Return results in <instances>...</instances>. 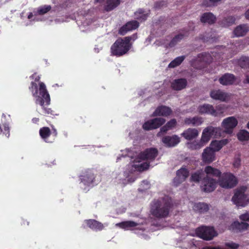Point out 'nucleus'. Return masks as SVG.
I'll use <instances>...</instances> for the list:
<instances>
[{
    "label": "nucleus",
    "instance_id": "obj_1",
    "mask_svg": "<svg viewBox=\"0 0 249 249\" xmlns=\"http://www.w3.org/2000/svg\"><path fill=\"white\" fill-rule=\"evenodd\" d=\"M29 89L32 93L33 96L36 98V103L41 106L43 115H53L54 111L48 107V106L50 104L51 99L45 84L41 82H39V88H38L37 84L32 81Z\"/></svg>",
    "mask_w": 249,
    "mask_h": 249
},
{
    "label": "nucleus",
    "instance_id": "obj_2",
    "mask_svg": "<svg viewBox=\"0 0 249 249\" xmlns=\"http://www.w3.org/2000/svg\"><path fill=\"white\" fill-rule=\"evenodd\" d=\"M174 206L173 200L168 196L154 199L151 204L150 213L154 217L163 218L168 216Z\"/></svg>",
    "mask_w": 249,
    "mask_h": 249
},
{
    "label": "nucleus",
    "instance_id": "obj_3",
    "mask_svg": "<svg viewBox=\"0 0 249 249\" xmlns=\"http://www.w3.org/2000/svg\"><path fill=\"white\" fill-rule=\"evenodd\" d=\"M137 37V34H134L130 36L119 37L111 47V54L117 57L126 54L132 47L131 41H135Z\"/></svg>",
    "mask_w": 249,
    "mask_h": 249
},
{
    "label": "nucleus",
    "instance_id": "obj_4",
    "mask_svg": "<svg viewBox=\"0 0 249 249\" xmlns=\"http://www.w3.org/2000/svg\"><path fill=\"white\" fill-rule=\"evenodd\" d=\"M196 233L197 236L200 238L209 241L216 236L217 233L213 227L202 226L196 229Z\"/></svg>",
    "mask_w": 249,
    "mask_h": 249
},
{
    "label": "nucleus",
    "instance_id": "obj_5",
    "mask_svg": "<svg viewBox=\"0 0 249 249\" xmlns=\"http://www.w3.org/2000/svg\"><path fill=\"white\" fill-rule=\"evenodd\" d=\"M219 185L224 188H232L237 184L236 177L230 173H224L218 180Z\"/></svg>",
    "mask_w": 249,
    "mask_h": 249
},
{
    "label": "nucleus",
    "instance_id": "obj_6",
    "mask_svg": "<svg viewBox=\"0 0 249 249\" xmlns=\"http://www.w3.org/2000/svg\"><path fill=\"white\" fill-rule=\"evenodd\" d=\"M213 58L206 53H203L197 55V58L192 62V66L197 69H202L212 62Z\"/></svg>",
    "mask_w": 249,
    "mask_h": 249
},
{
    "label": "nucleus",
    "instance_id": "obj_7",
    "mask_svg": "<svg viewBox=\"0 0 249 249\" xmlns=\"http://www.w3.org/2000/svg\"><path fill=\"white\" fill-rule=\"evenodd\" d=\"M247 187L245 186H241L235 191L232 201L237 206L244 207L246 204L247 195L245 194Z\"/></svg>",
    "mask_w": 249,
    "mask_h": 249
},
{
    "label": "nucleus",
    "instance_id": "obj_8",
    "mask_svg": "<svg viewBox=\"0 0 249 249\" xmlns=\"http://www.w3.org/2000/svg\"><path fill=\"white\" fill-rule=\"evenodd\" d=\"M221 133V130L219 127H214L212 126H209L206 127L203 131L201 141L206 143L208 142L211 138L213 136L216 137L220 136Z\"/></svg>",
    "mask_w": 249,
    "mask_h": 249
},
{
    "label": "nucleus",
    "instance_id": "obj_9",
    "mask_svg": "<svg viewBox=\"0 0 249 249\" xmlns=\"http://www.w3.org/2000/svg\"><path fill=\"white\" fill-rule=\"evenodd\" d=\"M217 183L215 179L205 177L202 179L201 188L205 193H210L213 191Z\"/></svg>",
    "mask_w": 249,
    "mask_h": 249
},
{
    "label": "nucleus",
    "instance_id": "obj_10",
    "mask_svg": "<svg viewBox=\"0 0 249 249\" xmlns=\"http://www.w3.org/2000/svg\"><path fill=\"white\" fill-rule=\"evenodd\" d=\"M165 119L162 118H155L145 122L142 125L145 130H150L160 127L165 123Z\"/></svg>",
    "mask_w": 249,
    "mask_h": 249
},
{
    "label": "nucleus",
    "instance_id": "obj_11",
    "mask_svg": "<svg viewBox=\"0 0 249 249\" xmlns=\"http://www.w3.org/2000/svg\"><path fill=\"white\" fill-rule=\"evenodd\" d=\"M79 177L81 182L86 186H89L95 182V176L94 171L92 170L88 169L85 171Z\"/></svg>",
    "mask_w": 249,
    "mask_h": 249
},
{
    "label": "nucleus",
    "instance_id": "obj_12",
    "mask_svg": "<svg viewBox=\"0 0 249 249\" xmlns=\"http://www.w3.org/2000/svg\"><path fill=\"white\" fill-rule=\"evenodd\" d=\"M237 124V119L233 116L228 117L224 119L222 122V126L224 128V131L228 134H231Z\"/></svg>",
    "mask_w": 249,
    "mask_h": 249
},
{
    "label": "nucleus",
    "instance_id": "obj_13",
    "mask_svg": "<svg viewBox=\"0 0 249 249\" xmlns=\"http://www.w3.org/2000/svg\"><path fill=\"white\" fill-rule=\"evenodd\" d=\"M139 26L137 20H131L126 22L119 30L118 33L122 36L125 35L128 32L136 29Z\"/></svg>",
    "mask_w": 249,
    "mask_h": 249
},
{
    "label": "nucleus",
    "instance_id": "obj_14",
    "mask_svg": "<svg viewBox=\"0 0 249 249\" xmlns=\"http://www.w3.org/2000/svg\"><path fill=\"white\" fill-rule=\"evenodd\" d=\"M189 171L185 167L182 166L176 172V177L174 179V182L180 184L186 180L189 176Z\"/></svg>",
    "mask_w": 249,
    "mask_h": 249
},
{
    "label": "nucleus",
    "instance_id": "obj_15",
    "mask_svg": "<svg viewBox=\"0 0 249 249\" xmlns=\"http://www.w3.org/2000/svg\"><path fill=\"white\" fill-rule=\"evenodd\" d=\"M215 160V153L211 147L205 148L202 154V160L205 163L209 164Z\"/></svg>",
    "mask_w": 249,
    "mask_h": 249
},
{
    "label": "nucleus",
    "instance_id": "obj_16",
    "mask_svg": "<svg viewBox=\"0 0 249 249\" xmlns=\"http://www.w3.org/2000/svg\"><path fill=\"white\" fill-rule=\"evenodd\" d=\"M158 151L157 148H150L145 149L140 154V158L143 160H154L157 156Z\"/></svg>",
    "mask_w": 249,
    "mask_h": 249
},
{
    "label": "nucleus",
    "instance_id": "obj_17",
    "mask_svg": "<svg viewBox=\"0 0 249 249\" xmlns=\"http://www.w3.org/2000/svg\"><path fill=\"white\" fill-rule=\"evenodd\" d=\"M180 138L177 135L166 136L162 138V142L167 147H174L180 142Z\"/></svg>",
    "mask_w": 249,
    "mask_h": 249
},
{
    "label": "nucleus",
    "instance_id": "obj_18",
    "mask_svg": "<svg viewBox=\"0 0 249 249\" xmlns=\"http://www.w3.org/2000/svg\"><path fill=\"white\" fill-rule=\"evenodd\" d=\"M172 110L170 107L165 106L158 107L153 113V116L167 117L171 114Z\"/></svg>",
    "mask_w": 249,
    "mask_h": 249
},
{
    "label": "nucleus",
    "instance_id": "obj_19",
    "mask_svg": "<svg viewBox=\"0 0 249 249\" xmlns=\"http://www.w3.org/2000/svg\"><path fill=\"white\" fill-rule=\"evenodd\" d=\"M236 80L235 76L231 73H226L223 75L219 79V83L225 86L231 85Z\"/></svg>",
    "mask_w": 249,
    "mask_h": 249
},
{
    "label": "nucleus",
    "instance_id": "obj_20",
    "mask_svg": "<svg viewBox=\"0 0 249 249\" xmlns=\"http://www.w3.org/2000/svg\"><path fill=\"white\" fill-rule=\"evenodd\" d=\"M84 222L89 228L93 231H101L104 228L103 224L101 222L95 219H86L84 221Z\"/></svg>",
    "mask_w": 249,
    "mask_h": 249
},
{
    "label": "nucleus",
    "instance_id": "obj_21",
    "mask_svg": "<svg viewBox=\"0 0 249 249\" xmlns=\"http://www.w3.org/2000/svg\"><path fill=\"white\" fill-rule=\"evenodd\" d=\"M210 96L213 99L221 101H225L228 98L227 93L220 89L212 90L210 92Z\"/></svg>",
    "mask_w": 249,
    "mask_h": 249
},
{
    "label": "nucleus",
    "instance_id": "obj_22",
    "mask_svg": "<svg viewBox=\"0 0 249 249\" xmlns=\"http://www.w3.org/2000/svg\"><path fill=\"white\" fill-rule=\"evenodd\" d=\"M187 81L185 78L175 79L171 83V87L175 90H180L186 88Z\"/></svg>",
    "mask_w": 249,
    "mask_h": 249
},
{
    "label": "nucleus",
    "instance_id": "obj_23",
    "mask_svg": "<svg viewBox=\"0 0 249 249\" xmlns=\"http://www.w3.org/2000/svg\"><path fill=\"white\" fill-rule=\"evenodd\" d=\"M249 225L246 222H239V221H234L231 225V229L234 232H242L247 230L249 228Z\"/></svg>",
    "mask_w": 249,
    "mask_h": 249
},
{
    "label": "nucleus",
    "instance_id": "obj_24",
    "mask_svg": "<svg viewBox=\"0 0 249 249\" xmlns=\"http://www.w3.org/2000/svg\"><path fill=\"white\" fill-rule=\"evenodd\" d=\"M199 113L201 114H207L213 116H216L215 109L210 104H204L200 106L198 108Z\"/></svg>",
    "mask_w": 249,
    "mask_h": 249
},
{
    "label": "nucleus",
    "instance_id": "obj_25",
    "mask_svg": "<svg viewBox=\"0 0 249 249\" xmlns=\"http://www.w3.org/2000/svg\"><path fill=\"white\" fill-rule=\"evenodd\" d=\"M204 172L206 174V177H210L220 178L222 175L221 172L218 169L212 167L211 166H206L204 168Z\"/></svg>",
    "mask_w": 249,
    "mask_h": 249
},
{
    "label": "nucleus",
    "instance_id": "obj_26",
    "mask_svg": "<svg viewBox=\"0 0 249 249\" xmlns=\"http://www.w3.org/2000/svg\"><path fill=\"white\" fill-rule=\"evenodd\" d=\"M215 16L211 12L204 13L200 17V21L203 23L213 24L216 21Z\"/></svg>",
    "mask_w": 249,
    "mask_h": 249
},
{
    "label": "nucleus",
    "instance_id": "obj_27",
    "mask_svg": "<svg viewBox=\"0 0 249 249\" xmlns=\"http://www.w3.org/2000/svg\"><path fill=\"white\" fill-rule=\"evenodd\" d=\"M228 142L229 140L226 139L220 141L214 140L211 142L209 147H211L215 153L216 151H219L222 147L226 145Z\"/></svg>",
    "mask_w": 249,
    "mask_h": 249
},
{
    "label": "nucleus",
    "instance_id": "obj_28",
    "mask_svg": "<svg viewBox=\"0 0 249 249\" xmlns=\"http://www.w3.org/2000/svg\"><path fill=\"white\" fill-rule=\"evenodd\" d=\"M198 135V132L195 128H189L184 130L181 135L187 140H191L196 138Z\"/></svg>",
    "mask_w": 249,
    "mask_h": 249
},
{
    "label": "nucleus",
    "instance_id": "obj_29",
    "mask_svg": "<svg viewBox=\"0 0 249 249\" xmlns=\"http://www.w3.org/2000/svg\"><path fill=\"white\" fill-rule=\"evenodd\" d=\"M184 123L188 125L193 126H199L203 122L202 117L199 116H195L194 117L186 118L184 121Z\"/></svg>",
    "mask_w": 249,
    "mask_h": 249
},
{
    "label": "nucleus",
    "instance_id": "obj_30",
    "mask_svg": "<svg viewBox=\"0 0 249 249\" xmlns=\"http://www.w3.org/2000/svg\"><path fill=\"white\" fill-rule=\"evenodd\" d=\"M249 31V27L247 24H241L235 28L233 33L236 36H243L246 35Z\"/></svg>",
    "mask_w": 249,
    "mask_h": 249
},
{
    "label": "nucleus",
    "instance_id": "obj_31",
    "mask_svg": "<svg viewBox=\"0 0 249 249\" xmlns=\"http://www.w3.org/2000/svg\"><path fill=\"white\" fill-rule=\"evenodd\" d=\"M121 3V0H107L104 6V10L110 12L118 7Z\"/></svg>",
    "mask_w": 249,
    "mask_h": 249
},
{
    "label": "nucleus",
    "instance_id": "obj_32",
    "mask_svg": "<svg viewBox=\"0 0 249 249\" xmlns=\"http://www.w3.org/2000/svg\"><path fill=\"white\" fill-rule=\"evenodd\" d=\"M209 206L205 203L199 202L195 203L193 206V210L200 213H205L209 210Z\"/></svg>",
    "mask_w": 249,
    "mask_h": 249
},
{
    "label": "nucleus",
    "instance_id": "obj_33",
    "mask_svg": "<svg viewBox=\"0 0 249 249\" xmlns=\"http://www.w3.org/2000/svg\"><path fill=\"white\" fill-rule=\"evenodd\" d=\"M188 31H185L183 34L180 33L175 36L169 43L170 47H174L178 42H180L184 37L189 36Z\"/></svg>",
    "mask_w": 249,
    "mask_h": 249
},
{
    "label": "nucleus",
    "instance_id": "obj_34",
    "mask_svg": "<svg viewBox=\"0 0 249 249\" xmlns=\"http://www.w3.org/2000/svg\"><path fill=\"white\" fill-rule=\"evenodd\" d=\"M39 135L41 138L46 142H51L48 141V139L51 134V131L50 129L48 127H43L39 129Z\"/></svg>",
    "mask_w": 249,
    "mask_h": 249
},
{
    "label": "nucleus",
    "instance_id": "obj_35",
    "mask_svg": "<svg viewBox=\"0 0 249 249\" xmlns=\"http://www.w3.org/2000/svg\"><path fill=\"white\" fill-rule=\"evenodd\" d=\"M177 121L175 119H172L168 121L165 125L162 126L160 129V132L166 133L170 129L175 127L177 124Z\"/></svg>",
    "mask_w": 249,
    "mask_h": 249
},
{
    "label": "nucleus",
    "instance_id": "obj_36",
    "mask_svg": "<svg viewBox=\"0 0 249 249\" xmlns=\"http://www.w3.org/2000/svg\"><path fill=\"white\" fill-rule=\"evenodd\" d=\"M135 18L140 21H145L147 17L148 14L142 9H139L134 13Z\"/></svg>",
    "mask_w": 249,
    "mask_h": 249
},
{
    "label": "nucleus",
    "instance_id": "obj_37",
    "mask_svg": "<svg viewBox=\"0 0 249 249\" xmlns=\"http://www.w3.org/2000/svg\"><path fill=\"white\" fill-rule=\"evenodd\" d=\"M237 137L240 142L248 141L249 140V132L245 129H242L237 134Z\"/></svg>",
    "mask_w": 249,
    "mask_h": 249
},
{
    "label": "nucleus",
    "instance_id": "obj_38",
    "mask_svg": "<svg viewBox=\"0 0 249 249\" xmlns=\"http://www.w3.org/2000/svg\"><path fill=\"white\" fill-rule=\"evenodd\" d=\"M185 58V56L184 55L176 57L169 63L168 67L173 68L179 66Z\"/></svg>",
    "mask_w": 249,
    "mask_h": 249
},
{
    "label": "nucleus",
    "instance_id": "obj_39",
    "mask_svg": "<svg viewBox=\"0 0 249 249\" xmlns=\"http://www.w3.org/2000/svg\"><path fill=\"white\" fill-rule=\"evenodd\" d=\"M238 63L242 68H249V57L247 56L241 57L238 60Z\"/></svg>",
    "mask_w": 249,
    "mask_h": 249
},
{
    "label": "nucleus",
    "instance_id": "obj_40",
    "mask_svg": "<svg viewBox=\"0 0 249 249\" xmlns=\"http://www.w3.org/2000/svg\"><path fill=\"white\" fill-rule=\"evenodd\" d=\"M119 225L122 228L128 229L136 227L138 223L132 221H126L120 223Z\"/></svg>",
    "mask_w": 249,
    "mask_h": 249
},
{
    "label": "nucleus",
    "instance_id": "obj_41",
    "mask_svg": "<svg viewBox=\"0 0 249 249\" xmlns=\"http://www.w3.org/2000/svg\"><path fill=\"white\" fill-rule=\"evenodd\" d=\"M202 172L200 171H197L193 173L190 178V181L196 183L199 182L201 179Z\"/></svg>",
    "mask_w": 249,
    "mask_h": 249
},
{
    "label": "nucleus",
    "instance_id": "obj_42",
    "mask_svg": "<svg viewBox=\"0 0 249 249\" xmlns=\"http://www.w3.org/2000/svg\"><path fill=\"white\" fill-rule=\"evenodd\" d=\"M235 21V18L233 16H229L223 19L222 23L225 26H229L234 24Z\"/></svg>",
    "mask_w": 249,
    "mask_h": 249
},
{
    "label": "nucleus",
    "instance_id": "obj_43",
    "mask_svg": "<svg viewBox=\"0 0 249 249\" xmlns=\"http://www.w3.org/2000/svg\"><path fill=\"white\" fill-rule=\"evenodd\" d=\"M197 38L199 40H201L203 42H207L211 40H213V37L212 35H210L209 33H206L200 35Z\"/></svg>",
    "mask_w": 249,
    "mask_h": 249
},
{
    "label": "nucleus",
    "instance_id": "obj_44",
    "mask_svg": "<svg viewBox=\"0 0 249 249\" xmlns=\"http://www.w3.org/2000/svg\"><path fill=\"white\" fill-rule=\"evenodd\" d=\"M10 129L8 125L4 124L0 126V134L2 132L5 135L7 138H8L10 136Z\"/></svg>",
    "mask_w": 249,
    "mask_h": 249
},
{
    "label": "nucleus",
    "instance_id": "obj_45",
    "mask_svg": "<svg viewBox=\"0 0 249 249\" xmlns=\"http://www.w3.org/2000/svg\"><path fill=\"white\" fill-rule=\"evenodd\" d=\"M52 7L50 5H44L40 7L37 10V13L40 15H43L51 10Z\"/></svg>",
    "mask_w": 249,
    "mask_h": 249
},
{
    "label": "nucleus",
    "instance_id": "obj_46",
    "mask_svg": "<svg viewBox=\"0 0 249 249\" xmlns=\"http://www.w3.org/2000/svg\"><path fill=\"white\" fill-rule=\"evenodd\" d=\"M204 143L201 142V141L200 142H197L195 141L191 143L190 147L192 149H199L203 146Z\"/></svg>",
    "mask_w": 249,
    "mask_h": 249
},
{
    "label": "nucleus",
    "instance_id": "obj_47",
    "mask_svg": "<svg viewBox=\"0 0 249 249\" xmlns=\"http://www.w3.org/2000/svg\"><path fill=\"white\" fill-rule=\"evenodd\" d=\"M225 108L224 106L222 105H220L216 107V108L215 109V114H216V116H220L222 115L225 111Z\"/></svg>",
    "mask_w": 249,
    "mask_h": 249
},
{
    "label": "nucleus",
    "instance_id": "obj_48",
    "mask_svg": "<svg viewBox=\"0 0 249 249\" xmlns=\"http://www.w3.org/2000/svg\"><path fill=\"white\" fill-rule=\"evenodd\" d=\"M225 246L227 247L232 249H237L239 246V244L232 242L230 243H226Z\"/></svg>",
    "mask_w": 249,
    "mask_h": 249
},
{
    "label": "nucleus",
    "instance_id": "obj_49",
    "mask_svg": "<svg viewBox=\"0 0 249 249\" xmlns=\"http://www.w3.org/2000/svg\"><path fill=\"white\" fill-rule=\"evenodd\" d=\"M241 164V160L240 158H237L234 159L233 165L235 168H238Z\"/></svg>",
    "mask_w": 249,
    "mask_h": 249
},
{
    "label": "nucleus",
    "instance_id": "obj_50",
    "mask_svg": "<svg viewBox=\"0 0 249 249\" xmlns=\"http://www.w3.org/2000/svg\"><path fill=\"white\" fill-rule=\"evenodd\" d=\"M30 78L32 79H34V82L36 84V82L39 81L40 77L39 75H37L36 73H35L30 76Z\"/></svg>",
    "mask_w": 249,
    "mask_h": 249
},
{
    "label": "nucleus",
    "instance_id": "obj_51",
    "mask_svg": "<svg viewBox=\"0 0 249 249\" xmlns=\"http://www.w3.org/2000/svg\"><path fill=\"white\" fill-rule=\"evenodd\" d=\"M149 166V163H143L141 164V167L142 168L143 170L147 169Z\"/></svg>",
    "mask_w": 249,
    "mask_h": 249
},
{
    "label": "nucleus",
    "instance_id": "obj_52",
    "mask_svg": "<svg viewBox=\"0 0 249 249\" xmlns=\"http://www.w3.org/2000/svg\"><path fill=\"white\" fill-rule=\"evenodd\" d=\"M202 249H222L219 247H206L203 248Z\"/></svg>",
    "mask_w": 249,
    "mask_h": 249
},
{
    "label": "nucleus",
    "instance_id": "obj_53",
    "mask_svg": "<svg viewBox=\"0 0 249 249\" xmlns=\"http://www.w3.org/2000/svg\"><path fill=\"white\" fill-rule=\"evenodd\" d=\"M39 119L37 118H34L32 119V121L33 123L36 124L39 122Z\"/></svg>",
    "mask_w": 249,
    "mask_h": 249
},
{
    "label": "nucleus",
    "instance_id": "obj_54",
    "mask_svg": "<svg viewBox=\"0 0 249 249\" xmlns=\"http://www.w3.org/2000/svg\"><path fill=\"white\" fill-rule=\"evenodd\" d=\"M244 82L245 83H248L249 84V75H247L246 78L244 81Z\"/></svg>",
    "mask_w": 249,
    "mask_h": 249
},
{
    "label": "nucleus",
    "instance_id": "obj_55",
    "mask_svg": "<svg viewBox=\"0 0 249 249\" xmlns=\"http://www.w3.org/2000/svg\"><path fill=\"white\" fill-rule=\"evenodd\" d=\"M245 17L247 19H249V9L246 12Z\"/></svg>",
    "mask_w": 249,
    "mask_h": 249
},
{
    "label": "nucleus",
    "instance_id": "obj_56",
    "mask_svg": "<svg viewBox=\"0 0 249 249\" xmlns=\"http://www.w3.org/2000/svg\"><path fill=\"white\" fill-rule=\"evenodd\" d=\"M52 133H53V135L55 137H56V136H57V131H56V130L55 129H54V128H53V132H52Z\"/></svg>",
    "mask_w": 249,
    "mask_h": 249
},
{
    "label": "nucleus",
    "instance_id": "obj_57",
    "mask_svg": "<svg viewBox=\"0 0 249 249\" xmlns=\"http://www.w3.org/2000/svg\"><path fill=\"white\" fill-rule=\"evenodd\" d=\"M33 17V13H30L29 15L28 16V18L29 19H31V18H32Z\"/></svg>",
    "mask_w": 249,
    "mask_h": 249
},
{
    "label": "nucleus",
    "instance_id": "obj_58",
    "mask_svg": "<svg viewBox=\"0 0 249 249\" xmlns=\"http://www.w3.org/2000/svg\"><path fill=\"white\" fill-rule=\"evenodd\" d=\"M105 0H95V2H100L101 3L103 2Z\"/></svg>",
    "mask_w": 249,
    "mask_h": 249
},
{
    "label": "nucleus",
    "instance_id": "obj_59",
    "mask_svg": "<svg viewBox=\"0 0 249 249\" xmlns=\"http://www.w3.org/2000/svg\"><path fill=\"white\" fill-rule=\"evenodd\" d=\"M142 183L145 184H147V185H148L149 183H148V182L146 180H143L142 181Z\"/></svg>",
    "mask_w": 249,
    "mask_h": 249
},
{
    "label": "nucleus",
    "instance_id": "obj_60",
    "mask_svg": "<svg viewBox=\"0 0 249 249\" xmlns=\"http://www.w3.org/2000/svg\"><path fill=\"white\" fill-rule=\"evenodd\" d=\"M204 4L207 6H210L208 4V1H207L204 2Z\"/></svg>",
    "mask_w": 249,
    "mask_h": 249
},
{
    "label": "nucleus",
    "instance_id": "obj_61",
    "mask_svg": "<svg viewBox=\"0 0 249 249\" xmlns=\"http://www.w3.org/2000/svg\"><path fill=\"white\" fill-rule=\"evenodd\" d=\"M247 127L249 129V122L247 124Z\"/></svg>",
    "mask_w": 249,
    "mask_h": 249
}]
</instances>
